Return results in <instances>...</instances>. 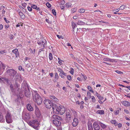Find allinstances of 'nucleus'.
Listing matches in <instances>:
<instances>
[{"label":"nucleus","instance_id":"nucleus-1","mask_svg":"<svg viewBox=\"0 0 130 130\" xmlns=\"http://www.w3.org/2000/svg\"><path fill=\"white\" fill-rule=\"evenodd\" d=\"M27 97H29L30 96V92L28 86L26 81L24 80L22 84L21 91L18 94L20 98L24 96V94Z\"/></svg>","mask_w":130,"mask_h":130},{"label":"nucleus","instance_id":"nucleus-2","mask_svg":"<svg viewBox=\"0 0 130 130\" xmlns=\"http://www.w3.org/2000/svg\"><path fill=\"white\" fill-rule=\"evenodd\" d=\"M53 109L54 112H55L57 114L59 113L61 115L64 113L65 111L64 107L62 105L58 107L56 105L55 107L53 106Z\"/></svg>","mask_w":130,"mask_h":130},{"label":"nucleus","instance_id":"nucleus-3","mask_svg":"<svg viewBox=\"0 0 130 130\" xmlns=\"http://www.w3.org/2000/svg\"><path fill=\"white\" fill-rule=\"evenodd\" d=\"M51 120L52 121L54 124L56 126H59L61 124V122L58 120L61 121L62 118L56 115H54L51 118Z\"/></svg>","mask_w":130,"mask_h":130},{"label":"nucleus","instance_id":"nucleus-4","mask_svg":"<svg viewBox=\"0 0 130 130\" xmlns=\"http://www.w3.org/2000/svg\"><path fill=\"white\" fill-rule=\"evenodd\" d=\"M45 105V107L48 108L50 109L53 106L55 107L56 105L53 104L52 102L48 100H46L43 101Z\"/></svg>","mask_w":130,"mask_h":130},{"label":"nucleus","instance_id":"nucleus-5","mask_svg":"<svg viewBox=\"0 0 130 130\" xmlns=\"http://www.w3.org/2000/svg\"><path fill=\"white\" fill-rule=\"evenodd\" d=\"M7 73L9 74L11 76L13 77L15 75L17 74V72L14 69L8 70L7 71Z\"/></svg>","mask_w":130,"mask_h":130},{"label":"nucleus","instance_id":"nucleus-6","mask_svg":"<svg viewBox=\"0 0 130 130\" xmlns=\"http://www.w3.org/2000/svg\"><path fill=\"white\" fill-rule=\"evenodd\" d=\"M6 121L7 123H10L12 122L11 118V115L9 113H7L6 116Z\"/></svg>","mask_w":130,"mask_h":130},{"label":"nucleus","instance_id":"nucleus-7","mask_svg":"<svg viewBox=\"0 0 130 130\" xmlns=\"http://www.w3.org/2000/svg\"><path fill=\"white\" fill-rule=\"evenodd\" d=\"M93 126L94 130H99L100 127L96 121H95L93 124Z\"/></svg>","mask_w":130,"mask_h":130},{"label":"nucleus","instance_id":"nucleus-8","mask_svg":"<svg viewBox=\"0 0 130 130\" xmlns=\"http://www.w3.org/2000/svg\"><path fill=\"white\" fill-rule=\"evenodd\" d=\"M43 100L40 97H38V98L35 101V102H36L38 105H40L42 102Z\"/></svg>","mask_w":130,"mask_h":130},{"label":"nucleus","instance_id":"nucleus-9","mask_svg":"<svg viewBox=\"0 0 130 130\" xmlns=\"http://www.w3.org/2000/svg\"><path fill=\"white\" fill-rule=\"evenodd\" d=\"M78 120L77 119L74 118L73 119V121L72 123V125L74 127L76 126L78 123Z\"/></svg>","mask_w":130,"mask_h":130},{"label":"nucleus","instance_id":"nucleus-10","mask_svg":"<svg viewBox=\"0 0 130 130\" xmlns=\"http://www.w3.org/2000/svg\"><path fill=\"white\" fill-rule=\"evenodd\" d=\"M33 99L34 101L38 98V97H39L40 96L36 91L34 92V94H33Z\"/></svg>","mask_w":130,"mask_h":130},{"label":"nucleus","instance_id":"nucleus-11","mask_svg":"<svg viewBox=\"0 0 130 130\" xmlns=\"http://www.w3.org/2000/svg\"><path fill=\"white\" fill-rule=\"evenodd\" d=\"M66 119L68 120V122L70 121L72 119L71 115L69 112H67L66 113Z\"/></svg>","mask_w":130,"mask_h":130},{"label":"nucleus","instance_id":"nucleus-12","mask_svg":"<svg viewBox=\"0 0 130 130\" xmlns=\"http://www.w3.org/2000/svg\"><path fill=\"white\" fill-rule=\"evenodd\" d=\"M12 52L15 54V57L17 58L19 55L18 49L17 48L15 49L12 50Z\"/></svg>","mask_w":130,"mask_h":130},{"label":"nucleus","instance_id":"nucleus-13","mask_svg":"<svg viewBox=\"0 0 130 130\" xmlns=\"http://www.w3.org/2000/svg\"><path fill=\"white\" fill-rule=\"evenodd\" d=\"M44 41H42L41 40H38L37 41V43L39 45H40V46H43V48L44 47Z\"/></svg>","mask_w":130,"mask_h":130},{"label":"nucleus","instance_id":"nucleus-14","mask_svg":"<svg viewBox=\"0 0 130 130\" xmlns=\"http://www.w3.org/2000/svg\"><path fill=\"white\" fill-rule=\"evenodd\" d=\"M122 104L125 106H130L129 102L126 101H124L123 102Z\"/></svg>","mask_w":130,"mask_h":130},{"label":"nucleus","instance_id":"nucleus-15","mask_svg":"<svg viewBox=\"0 0 130 130\" xmlns=\"http://www.w3.org/2000/svg\"><path fill=\"white\" fill-rule=\"evenodd\" d=\"M27 109L30 111H31L33 110V108L30 104H28L27 105Z\"/></svg>","mask_w":130,"mask_h":130},{"label":"nucleus","instance_id":"nucleus-16","mask_svg":"<svg viewBox=\"0 0 130 130\" xmlns=\"http://www.w3.org/2000/svg\"><path fill=\"white\" fill-rule=\"evenodd\" d=\"M58 71L60 72V74H62L66 76L67 74L66 73L64 72L61 69L59 68H57Z\"/></svg>","mask_w":130,"mask_h":130},{"label":"nucleus","instance_id":"nucleus-17","mask_svg":"<svg viewBox=\"0 0 130 130\" xmlns=\"http://www.w3.org/2000/svg\"><path fill=\"white\" fill-rule=\"evenodd\" d=\"M18 12L20 15L21 17V18L23 19H24L25 16L24 14L20 11Z\"/></svg>","mask_w":130,"mask_h":130},{"label":"nucleus","instance_id":"nucleus-18","mask_svg":"<svg viewBox=\"0 0 130 130\" xmlns=\"http://www.w3.org/2000/svg\"><path fill=\"white\" fill-rule=\"evenodd\" d=\"M96 113L101 115H103L104 114V111L103 110H99L96 111Z\"/></svg>","mask_w":130,"mask_h":130},{"label":"nucleus","instance_id":"nucleus-19","mask_svg":"<svg viewBox=\"0 0 130 130\" xmlns=\"http://www.w3.org/2000/svg\"><path fill=\"white\" fill-rule=\"evenodd\" d=\"M99 124L103 129H105L107 127V125L101 122H100Z\"/></svg>","mask_w":130,"mask_h":130},{"label":"nucleus","instance_id":"nucleus-20","mask_svg":"<svg viewBox=\"0 0 130 130\" xmlns=\"http://www.w3.org/2000/svg\"><path fill=\"white\" fill-rule=\"evenodd\" d=\"M5 122V119L3 118V116L2 113H0V122Z\"/></svg>","mask_w":130,"mask_h":130},{"label":"nucleus","instance_id":"nucleus-21","mask_svg":"<svg viewBox=\"0 0 130 130\" xmlns=\"http://www.w3.org/2000/svg\"><path fill=\"white\" fill-rule=\"evenodd\" d=\"M88 130H91L93 129L91 123H88L87 124Z\"/></svg>","mask_w":130,"mask_h":130},{"label":"nucleus","instance_id":"nucleus-22","mask_svg":"<svg viewBox=\"0 0 130 130\" xmlns=\"http://www.w3.org/2000/svg\"><path fill=\"white\" fill-rule=\"evenodd\" d=\"M72 28H73V31H74L75 29V28L77 27L75 23L74 22H72Z\"/></svg>","mask_w":130,"mask_h":130},{"label":"nucleus","instance_id":"nucleus-23","mask_svg":"<svg viewBox=\"0 0 130 130\" xmlns=\"http://www.w3.org/2000/svg\"><path fill=\"white\" fill-rule=\"evenodd\" d=\"M39 122L37 120H33L32 122V125H37L38 124Z\"/></svg>","mask_w":130,"mask_h":130},{"label":"nucleus","instance_id":"nucleus-24","mask_svg":"<svg viewBox=\"0 0 130 130\" xmlns=\"http://www.w3.org/2000/svg\"><path fill=\"white\" fill-rule=\"evenodd\" d=\"M10 88L11 91L12 92H14L15 91V88L13 87V85L12 84L10 85Z\"/></svg>","mask_w":130,"mask_h":130},{"label":"nucleus","instance_id":"nucleus-25","mask_svg":"<svg viewBox=\"0 0 130 130\" xmlns=\"http://www.w3.org/2000/svg\"><path fill=\"white\" fill-rule=\"evenodd\" d=\"M50 97L51 99H52L55 101H58V99L55 96L53 95H50Z\"/></svg>","mask_w":130,"mask_h":130},{"label":"nucleus","instance_id":"nucleus-26","mask_svg":"<svg viewBox=\"0 0 130 130\" xmlns=\"http://www.w3.org/2000/svg\"><path fill=\"white\" fill-rule=\"evenodd\" d=\"M111 123L113 124H114L115 125V126H117L118 124L116 120H112L110 121Z\"/></svg>","mask_w":130,"mask_h":130},{"label":"nucleus","instance_id":"nucleus-27","mask_svg":"<svg viewBox=\"0 0 130 130\" xmlns=\"http://www.w3.org/2000/svg\"><path fill=\"white\" fill-rule=\"evenodd\" d=\"M85 23L80 20H78L77 23V24L79 25H84Z\"/></svg>","mask_w":130,"mask_h":130},{"label":"nucleus","instance_id":"nucleus-28","mask_svg":"<svg viewBox=\"0 0 130 130\" xmlns=\"http://www.w3.org/2000/svg\"><path fill=\"white\" fill-rule=\"evenodd\" d=\"M13 86V87L15 88V90L16 88H19V87L20 85L18 83L16 82L15 84Z\"/></svg>","mask_w":130,"mask_h":130},{"label":"nucleus","instance_id":"nucleus-29","mask_svg":"<svg viewBox=\"0 0 130 130\" xmlns=\"http://www.w3.org/2000/svg\"><path fill=\"white\" fill-rule=\"evenodd\" d=\"M7 78L5 77H2L0 79V80L3 82L4 83H5L6 81Z\"/></svg>","mask_w":130,"mask_h":130},{"label":"nucleus","instance_id":"nucleus-30","mask_svg":"<svg viewBox=\"0 0 130 130\" xmlns=\"http://www.w3.org/2000/svg\"><path fill=\"white\" fill-rule=\"evenodd\" d=\"M1 64H0V66H1V67L2 68H3V69H5V65L2 62H1Z\"/></svg>","mask_w":130,"mask_h":130},{"label":"nucleus","instance_id":"nucleus-31","mask_svg":"<svg viewBox=\"0 0 130 130\" xmlns=\"http://www.w3.org/2000/svg\"><path fill=\"white\" fill-rule=\"evenodd\" d=\"M49 59L50 60H51L53 59V57H52V54L51 53H49Z\"/></svg>","mask_w":130,"mask_h":130},{"label":"nucleus","instance_id":"nucleus-32","mask_svg":"<svg viewBox=\"0 0 130 130\" xmlns=\"http://www.w3.org/2000/svg\"><path fill=\"white\" fill-rule=\"evenodd\" d=\"M66 7L67 8H69L70 7H71V4L70 3H67L66 4Z\"/></svg>","mask_w":130,"mask_h":130},{"label":"nucleus","instance_id":"nucleus-33","mask_svg":"<svg viewBox=\"0 0 130 130\" xmlns=\"http://www.w3.org/2000/svg\"><path fill=\"white\" fill-rule=\"evenodd\" d=\"M7 52V51L6 50H5L3 51H0V53L1 54H3L4 53H6Z\"/></svg>","mask_w":130,"mask_h":130},{"label":"nucleus","instance_id":"nucleus-34","mask_svg":"<svg viewBox=\"0 0 130 130\" xmlns=\"http://www.w3.org/2000/svg\"><path fill=\"white\" fill-rule=\"evenodd\" d=\"M79 12L81 13H82L84 12L85 11L84 9L83 8H81L79 10Z\"/></svg>","mask_w":130,"mask_h":130},{"label":"nucleus","instance_id":"nucleus-35","mask_svg":"<svg viewBox=\"0 0 130 130\" xmlns=\"http://www.w3.org/2000/svg\"><path fill=\"white\" fill-rule=\"evenodd\" d=\"M55 78L56 79H58L59 78V76L58 74H57V73L56 72L55 73Z\"/></svg>","mask_w":130,"mask_h":130},{"label":"nucleus","instance_id":"nucleus-36","mask_svg":"<svg viewBox=\"0 0 130 130\" xmlns=\"http://www.w3.org/2000/svg\"><path fill=\"white\" fill-rule=\"evenodd\" d=\"M31 125L32 127L34 129H37V126H38V124L37 125Z\"/></svg>","mask_w":130,"mask_h":130},{"label":"nucleus","instance_id":"nucleus-37","mask_svg":"<svg viewBox=\"0 0 130 130\" xmlns=\"http://www.w3.org/2000/svg\"><path fill=\"white\" fill-rule=\"evenodd\" d=\"M91 97H92L91 99L92 100V102L93 103H94L95 101V97L93 96H91Z\"/></svg>","mask_w":130,"mask_h":130},{"label":"nucleus","instance_id":"nucleus-38","mask_svg":"<svg viewBox=\"0 0 130 130\" xmlns=\"http://www.w3.org/2000/svg\"><path fill=\"white\" fill-rule=\"evenodd\" d=\"M98 98L100 100H102L104 99V98L103 96H102L100 94L98 97Z\"/></svg>","mask_w":130,"mask_h":130},{"label":"nucleus","instance_id":"nucleus-39","mask_svg":"<svg viewBox=\"0 0 130 130\" xmlns=\"http://www.w3.org/2000/svg\"><path fill=\"white\" fill-rule=\"evenodd\" d=\"M74 70L73 68H72L71 69V71H70V73L72 75L74 74Z\"/></svg>","mask_w":130,"mask_h":130},{"label":"nucleus","instance_id":"nucleus-40","mask_svg":"<svg viewBox=\"0 0 130 130\" xmlns=\"http://www.w3.org/2000/svg\"><path fill=\"white\" fill-rule=\"evenodd\" d=\"M58 59L59 60V61H58V63L60 65L62 64V61L59 58H58Z\"/></svg>","mask_w":130,"mask_h":130},{"label":"nucleus","instance_id":"nucleus-41","mask_svg":"<svg viewBox=\"0 0 130 130\" xmlns=\"http://www.w3.org/2000/svg\"><path fill=\"white\" fill-rule=\"evenodd\" d=\"M115 71L118 73V74H123V73L120 71H118V70H116Z\"/></svg>","mask_w":130,"mask_h":130},{"label":"nucleus","instance_id":"nucleus-42","mask_svg":"<svg viewBox=\"0 0 130 130\" xmlns=\"http://www.w3.org/2000/svg\"><path fill=\"white\" fill-rule=\"evenodd\" d=\"M125 5H122L120 7L119 9H120L121 10H123L125 8Z\"/></svg>","mask_w":130,"mask_h":130},{"label":"nucleus","instance_id":"nucleus-43","mask_svg":"<svg viewBox=\"0 0 130 130\" xmlns=\"http://www.w3.org/2000/svg\"><path fill=\"white\" fill-rule=\"evenodd\" d=\"M103 60L105 61H110V59L109 58H104Z\"/></svg>","mask_w":130,"mask_h":130},{"label":"nucleus","instance_id":"nucleus-44","mask_svg":"<svg viewBox=\"0 0 130 130\" xmlns=\"http://www.w3.org/2000/svg\"><path fill=\"white\" fill-rule=\"evenodd\" d=\"M53 13L55 15H56V12L55 10L54 9H53L52 10Z\"/></svg>","mask_w":130,"mask_h":130},{"label":"nucleus","instance_id":"nucleus-45","mask_svg":"<svg viewBox=\"0 0 130 130\" xmlns=\"http://www.w3.org/2000/svg\"><path fill=\"white\" fill-rule=\"evenodd\" d=\"M46 5L48 8H50L51 6V5L48 2L46 3Z\"/></svg>","mask_w":130,"mask_h":130},{"label":"nucleus","instance_id":"nucleus-46","mask_svg":"<svg viewBox=\"0 0 130 130\" xmlns=\"http://www.w3.org/2000/svg\"><path fill=\"white\" fill-rule=\"evenodd\" d=\"M37 6L36 5H32L31 6V8L35 9H36L37 8Z\"/></svg>","mask_w":130,"mask_h":130},{"label":"nucleus","instance_id":"nucleus-47","mask_svg":"<svg viewBox=\"0 0 130 130\" xmlns=\"http://www.w3.org/2000/svg\"><path fill=\"white\" fill-rule=\"evenodd\" d=\"M18 69L20 71H21V70L23 71L24 70V69L23 68H22V67L21 66H20L19 67Z\"/></svg>","mask_w":130,"mask_h":130},{"label":"nucleus","instance_id":"nucleus-48","mask_svg":"<svg viewBox=\"0 0 130 130\" xmlns=\"http://www.w3.org/2000/svg\"><path fill=\"white\" fill-rule=\"evenodd\" d=\"M67 78L68 79L70 80L71 79V76L69 75H68L67 76Z\"/></svg>","mask_w":130,"mask_h":130},{"label":"nucleus","instance_id":"nucleus-49","mask_svg":"<svg viewBox=\"0 0 130 130\" xmlns=\"http://www.w3.org/2000/svg\"><path fill=\"white\" fill-rule=\"evenodd\" d=\"M22 6H23L25 8L26 7V4L25 3H22Z\"/></svg>","mask_w":130,"mask_h":130},{"label":"nucleus","instance_id":"nucleus-50","mask_svg":"<svg viewBox=\"0 0 130 130\" xmlns=\"http://www.w3.org/2000/svg\"><path fill=\"white\" fill-rule=\"evenodd\" d=\"M37 112H36V115H37V114H38V116H39L40 114V113H39V109H37Z\"/></svg>","mask_w":130,"mask_h":130},{"label":"nucleus","instance_id":"nucleus-51","mask_svg":"<svg viewBox=\"0 0 130 130\" xmlns=\"http://www.w3.org/2000/svg\"><path fill=\"white\" fill-rule=\"evenodd\" d=\"M76 8H73L72 9L71 11L73 12V13L76 11Z\"/></svg>","mask_w":130,"mask_h":130},{"label":"nucleus","instance_id":"nucleus-52","mask_svg":"<svg viewBox=\"0 0 130 130\" xmlns=\"http://www.w3.org/2000/svg\"><path fill=\"white\" fill-rule=\"evenodd\" d=\"M119 113V110H116L115 111V115H118Z\"/></svg>","mask_w":130,"mask_h":130},{"label":"nucleus","instance_id":"nucleus-53","mask_svg":"<svg viewBox=\"0 0 130 130\" xmlns=\"http://www.w3.org/2000/svg\"><path fill=\"white\" fill-rule=\"evenodd\" d=\"M27 9L29 11H31L32 10V8L29 7H28Z\"/></svg>","mask_w":130,"mask_h":130},{"label":"nucleus","instance_id":"nucleus-54","mask_svg":"<svg viewBox=\"0 0 130 130\" xmlns=\"http://www.w3.org/2000/svg\"><path fill=\"white\" fill-rule=\"evenodd\" d=\"M4 20L7 23H8L10 22L9 21L7 20H6V18H4Z\"/></svg>","mask_w":130,"mask_h":130},{"label":"nucleus","instance_id":"nucleus-55","mask_svg":"<svg viewBox=\"0 0 130 130\" xmlns=\"http://www.w3.org/2000/svg\"><path fill=\"white\" fill-rule=\"evenodd\" d=\"M123 82H124L126 83L127 84H129L130 82V81L129 80L128 81H126V80H123Z\"/></svg>","mask_w":130,"mask_h":130},{"label":"nucleus","instance_id":"nucleus-56","mask_svg":"<svg viewBox=\"0 0 130 130\" xmlns=\"http://www.w3.org/2000/svg\"><path fill=\"white\" fill-rule=\"evenodd\" d=\"M63 75V74H59V75L62 78H64V77Z\"/></svg>","mask_w":130,"mask_h":130},{"label":"nucleus","instance_id":"nucleus-57","mask_svg":"<svg viewBox=\"0 0 130 130\" xmlns=\"http://www.w3.org/2000/svg\"><path fill=\"white\" fill-rule=\"evenodd\" d=\"M118 127H119V128L121 127L122 126V124L120 123H119L118 124Z\"/></svg>","mask_w":130,"mask_h":130},{"label":"nucleus","instance_id":"nucleus-58","mask_svg":"<svg viewBox=\"0 0 130 130\" xmlns=\"http://www.w3.org/2000/svg\"><path fill=\"white\" fill-rule=\"evenodd\" d=\"M70 55L71 58H72L73 59H74L75 58L74 57L73 55V54H70Z\"/></svg>","mask_w":130,"mask_h":130},{"label":"nucleus","instance_id":"nucleus-59","mask_svg":"<svg viewBox=\"0 0 130 130\" xmlns=\"http://www.w3.org/2000/svg\"><path fill=\"white\" fill-rule=\"evenodd\" d=\"M82 76L84 78V79L85 80L87 78V77H86V76L85 75H82Z\"/></svg>","mask_w":130,"mask_h":130},{"label":"nucleus","instance_id":"nucleus-60","mask_svg":"<svg viewBox=\"0 0 130 130\" xmlns=\"http://www.w3.org/2000/svg\"><path fill=\"white\" fill-rule=\"evenodd\" d=\"M88 90H89V91L90 90H91L92 89V88L90 86H88Z\"/></svg>","mask_w":130,"mask_h":130},{"label":"nucleus","instance_id":"nucleus-61","mask_svg":"<svg viewBox=\"0 0 130 130\" xmlns=\"http://www.w3.org/2000/svg\"><path fill=\"white\" fill-rule=\"evenodd\" d=\"M3 27V25L2 24L0 25V30H1L2 29Z\"/></svg>","mask_w":130,"mask_h":130},{"label":"nucleus","instance_id":"nucleus-62","mask_svg":"<svg viewBox=\"0 0 130 130\" xmlns=\"http://www.w3.org/2000/svg\"><path fill=\"white\" fill-rule=\"evenodd\" d=\"M6 81V82L7 84H8L9 82V80L7 78Z\"/></svg>","mask_w":130,"mask_h":130},{"label":"nucleus","instance_id":"nucleus-63","mask_svg":"<svg viewBox=\"0 0 130 130\" xmlns=\"http://www.w3.org/2000/svg\"><path fill=\"white\" fill-rule=\"evenodd\" d=\"M15 81H16L17 80H18V77L17 75H16L15 76Z\"/></svg>","mask_w":130,"mask_h":130},{"label":"nucleus","instance_id":"nucleus-64","mask_svg":"<svg viewBox=\"0 0 130 130\" xmlns=\"http://www.w3.org/2000/svg\"><path fill=\"white\" fill-rule=\"evenodd\" d=\"M73 19H77V17L76 16H74L73 17Z\"/></svg>","mask_w":130,"mask_h":130}]
</instances>
